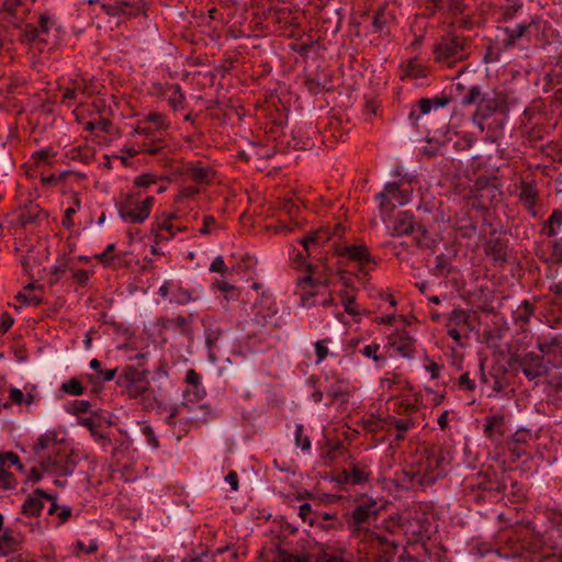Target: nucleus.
<instances>
[{
    "label": "nucleus",
    "mask_w": 562,
    "mask_h": 562,
    "mask_svg": "<svg viewBox=\"0 0 562 562\" xmlns=\"http://www.w3.org/2000/svg\"><path fill=\"white\" fill-rule=\"evenodd\" d=\"M507 1L503 10L507 35H546L549 32L550 25L541 16L525 13L522 3L517 0Z\"/></svg>",
    "instance_id": "nucleus-1"
},
{
    "label": "nucleus",
    "mask_w": 562,
    "mask_h": 562,
    "mask_svg": "<svg viewBox=\"0 0 562 562\" xmlns=\"http://www.w3.org/2000/svg\"><path fill=\"white\" fill-rule=\"evenodd\" d=\"M345 312L350 316H360L363 314V310L356 303V300L342 303Z\"/></svg>",
    "instance_id": "nucleus-47"
},
{
    "label": "nucleus",
    "mask_w": 562,
    "mask_h": 562,
    "mask_svg": "<svg viewBox=\"0 0 562 562\" xmlns=\"http://www.w3.org/2000/svg\"><path fill=\"white\" fill-rule=\"evenodd\" d=\"M292 562H313L311 553H303L300 555L292 554ZM316 562H340V560L336 557H329L327 553H323V555Z\"/></svg>",
    "instance_id": "nucleus-34"
},
{
    "label": "nucleus",
    "mask_w": 562,
    "mask_h": 562,
    "mask_svg": "<svg viewBox=\"0 0 562 562\" xmlns=\"http://www.w3.org/2000/svg\"><path fill=\"white\" fill-rule=\"evenodd\" d=\"M16 543L18 542L12 537L11 531L5 530L0 537V551L3 553L12 551L14 550Z\"/></svg>",
    "instance_id": "nucleus-36"
},
{
    "label": "nucleus",
    "mask_w": 562,
    "mask_h": 562,
    "mask_svg": "<svg viewBox=\"0 0 562 562\" xmlns=\"http://www.w3.org/2000/svg\"><path fill=\"white\" fill-rule=\"evenodd\" d=\"M439 465L440 460L438 458L428 456L419 463L413 475L420 485L432 484L437 479L445 474V471L440 470Z\"/></svg>",
    "instance_id": "nucleus-8"
},
{
    "label": "nucleus",
    "mask_w": 562,
    "mask_h": 562,
    "mask_svg": "<svg viewBox=\"0 0 562 562\" xmlns=\"http://www.w3.org/2000/svg\"><path fill=\"white\" fill-rule=\"evenodd\" d=\"M37 463L41 469L45 472H59L61 467L63 457L60 451L57 450V453H45V457H36Z\"/></svg>",
    "instance_id": "nucleus-21"
},
{
    "label": "nucleus",
    "mask_w": 562,
    "mask_h": 562,
    "mask_svg": "<svg viewBox=\"0 0 562 562\" xmlns=\"http://www.w3.org/2000/svg\"><path fill=\"white\" fill-rule=\"evenodd\" d=\"M385 21L383 20V13L375 14L372 21L373 32H382L384 29Z\"/></svg>",
    "instance_id": "nucleus-55"
},
{
    "label": "nucleus",
    "mask_w": 562,
    "mask_h": 562,
    "mask_svg": "<svg viewBox=\"0 0 562 562\" xmlns=\"http://www.w3.org/2000/svg\"><path fill=\"white\" fill-rule=\"evenodd\" d=\"M295 440L296 445L301 447L303 450H308L311 447V441L308 437L303 436V426L297 425L295 429Z\"/></svg>",
    "instance_id": "nucleus-44"
},
{
    "label": "nucleus",
    "mask_w": 562,
    "mask_h": 562,
    "mask_svg": "<svg viewBox=\"0 0 562 562\" xmlns=\"http://www.w3.org/2000/svg\"><path fill=\"white\" fill-rule=\"evenodd\" d=\"M293 50L299 52L302 56H307L310 50L314 49V44L299 43L290 46Z\"/></svg>",
    "instance_id": "nucleus-49"
},
{
    "label": "nucleus",
    "mask_w": 562,
    "mask_h": 562,
    "mask_svg": "<svg viewBox=\"0 0 562 562\" xmlns=\"http://www.w3.org/2000/svg\"><path fill=\"white\" fill-rule=\"evenodd\" d=\"M9 400L11 403L25 406L26 409H30L32 405L36 403L38 400V393L36 387H31V390L24 392L18 387L9 389Z\"/></svg>",
    "instance_id": "nucleus-16"
},
{
    "label": "nucleus",
    "mask_w": 562,
    "mask_h": 562,
    "mask_svg": "<svg viewBox=\"0 0 562 562\" xmlns=\"http://www.w3.org/2000/svg\"><path fill=\"white\" fill-rule=\"evenodd\" d=\"M198 189L195 188H183L181 189L178 198H177V202H180L182 201L183 199H189V198H192L193 195H195L198 193Z\"/></svg>",
    "instance_id": "nucleus-54"
},
{
    "label": "nucleus",
    "mask_w": 562,
    "mask_h": 562,
    "mask_svg": "<svg viewBox=\"0 0 562 562\" xmlns=\"http://www.w3.org/2000/svg\"><path fill=\"white\" fill-rule=\"evenodd\" d=\"M38 24L40 30L43 33H48L50 31H55L57 33L61 32L59 26L54 27L56 25V22L55 20L52 19V16L48 13L41 14Z\"/></svg>",
    "instance_id": "nucleus-32"
},
{
    "label": "nucleus",
    "mask_w": 562,
    "mask_h": 562,
    "mask_svg": "<svg viewBox=\"0 0 562 562\" xmlns=\"http://www.w3.org/2000/svg\"><path fill=\"white\" fill-rule=\"evenodd\" d=\"M312 512V507L308 503H304L299 507V516L306 521L308 519V515Z\"/></svg>",
    "instance_id": "nucleus-59"
},
{
    "label": "nucleus",
    "mask_w": 562,
    "mask_h": 562,
    "mask_svg": "<svg viewBox=\"0 0 562 562\" xmlns=\"http://www.w3.org/2000/svg\"><path fill=\"white\" fill-rule=\"evenodd\" d=\"M255 315L252 318V323L258 327H278L279 318L276 316V310L272 308L269 302L265 303L263 301L260 304L255 305Z\"/></svg>",
    "instance_id": "nucleus-12"
},
{
    "label": "nucleus",
    "mask_w": 562,
    "mask_h": 562,
    "mask_svg": "<svg viewBox=\"0 0 562 562\" xmlns=\"http://www.w3.org/2000/svg\"><path fill=\"white\" fill-rule=\"evenodd\" d=\"M211 272H216L222 276L226 274L228 271V267L226 266L224 258L222 256H217L210 266Z\"/></svg>",
    "instance_id": "nucleus-43"
},
{
    "label": "nucleus",
    "mask_w": 562,
    "mask_h": 562,
    "mask_svg": "<svg viewBox=\"0 0 562 562\" xmlns=\"http://www.w3.org/2000/svg\"><path fill=\"white\" fill-rule=\"evenodd\" d=\"M156 182V178L153 175H142L135 178L134 186L137 188H148Z\"/></svg>",
    "instance_id": "nucleus-46"
},
{
    "label": "nucleus",
    "mask_w": 562,
    "mask_h": 562,
    "mask_svg": "<svg viewBox=\"0 0 562 562\" xmlns=\"http://www.w3.org/2000/svg\"><path fill=\"white\" fill-rule=\"evenodd\" d=\"M484 434L491 439L501 438L504 435V416L495 414L485 419Z\"/></svg>",
    "instance_id": "nucleus-19"
},
{
    "label": "nucleus",
    "mask_w": 562,
    "mask_h": 562,
    "mask_svg": "<svg viewBox=\"0 0 562 562\" xmlns=\"http://www.w3.org/2000/svg\"><path fill=\"white\" fill-rule=\"evenodd\" d=\"M368 472L357 467L345 472V480L348 483L360 484L368 480Z\"/></svg>",
    "instance_id": "nucleus-29"
},
{
    "label": "nucleus",
    "mask_w": 562,
    "mask_h": 562,
    "mask_svg": "<svg viewBox=\"0 0 562 562\" xmlns=\"http://www.w3.org/2000/svg\"><path fill=\"white\" fill-rule=\"evenodd\" d=\"M344 256L351 260L359 261L360 263L368 262L370 259L368 249L362 245L345 248Z\"/></svg>",
    "instance_id": "nucleus-26"
},
{
    "label": "nucleus",
    "mask_w": 562,
    "mask_h": 562,
    "mask_svg": "<svg viewBox=\"0 0 562 562\" xmlns=\"http://www.w3.org/2000/svg\"><path fill=\"white\" fill-rule=\"evenodd\" d=\"M378 515L379 508L376 502L374 499H368L353 509L349 527L353 531H358L361 529L362 524L372 518H376Z\"/></svg>",
    "instance_id": "nucleus-9"
},
{
    "label": "nucleus",
    "mask_w": 562,
    "mask_h": 562,
    "mask_svg": "<svg viewBox=\"0 0 562 562\" xmlns=\"http://www.w3.org/2000/svg\"><path fill=\"white\" fill-rule=\"evenodd\" d=\"M168 89L170 91V94L168 95L169 105L175 111L182 109V103H183L184 98L180 91V87L175 85V86H170Z\"/></svg>",
    "instance_id": "nucleus-30"
},
{
    "label": "nucleus",
    "mask_w": 562,
    "mask_h": 562,
    "mask_svg": "<svg viewBox=\"0 0 562 562\" xmlns=\"http://www.w3.org/2000/svg\"><path fill=\"white\" fill-rule=\"evenodd\" d=\"M425 392L429 395V400L432 402L434 405L441 404L445 398V395L442 393L435 392L429 387H425Z\"/></svg>",
    "instance_id": "nucleus-52"
},
{
    "label": "nucleus",
    "mask_w": 562,
    "mask_h": 562,
    "mask_svg": "<svg viewBox=\"0 0 562 562\" xmlns=\"http://www.w3.org/2000/svg\"><path fill=\"white\" fill-rule=\"evenodd\" d=\"M465 319H467V316H465L464 312H462V311H454L452 313L451 317L449 318L448 326L459 325L461 323H464Z\"/></svg>",
    "instance_id": "nucleus-51"
},
{
    "label": "nucleus",
    "mask_w": 562,
    "mask_h": 562,
    "mask_svg": "<svg viewBox=\"0 0 562 562\" xmlns=\"http://www.w3.org/2000/svg\"><path fill=\"white\" fill-rule=\"evenodd\" d=\"M327 339L318 340L315 342V352L317 356L316 363H321L328 356Z\"/></svg>",
    "instance_id": "nucleus-42"
},
{
    "label": "nucleus",
    "mask_w": 562,
    "mask_h": 562,
    "mask_svg": "<svg viewBox=\"0 0 562 562\" xmlns=\"http://www.w3.org/2000/svg\"><path fill=\"white\" fill-rule=\"evenodd\" d=\"M29 38V42H30V45L32 48H36L38 50H42L44 49V40L43 37H27Z\"/></svg>",
    "instance_id": "nucleus-64"
},
{
    "label": "nucleus",
    "mask_w": 562,
    "mask_h": 562,
    "mask_svg": "<svg viewBox=\"0 0 562 562\" xmlns=\"http://www.w3.org/2000/svg\"><path fill=\"white\" fill-rule=\"evenodd\" d=\"M361 353L368 358L372 359L375 363L376 368H382L386 363V355L381 352V347L379 344L371 342L367 346H364L361 349Z\"/></svg>",
    "instance_id": "nucleus-23"
},
{
    "label": "nucleus",
    "mask_w": 562,
    "mask_h": 562,
    "mask_svg": "<svg viewBox=\"0 0 562 562\" xmlns=\"http://www.w3.org/2000/svg\"><path fill=\"white\" fill-rule=\"evenodd\" d=\"M154 203V196H143L140 192H132L123 194L116 206L123 221L128 224H142L149 217Z\"/></svg>",
    "instance_id": "nucleus-2"
},
{
    "label": "nucleus",
    "mask_w": 562,
    "mask_h": 562,
    "mask_svg": "<svg viewBox=\"0 0 562 562\" xmlns=\"http://www.w3.org/2000/svg\"><path fill=\"white\" fill-rule=\"evenodd\" d=\"M328 83L329 76L325 71L317 74L315 77L308 75L305 81L306 87L313 93H317L324 89H327Z\"/></svg>",
    "instance_id": "nucleus-25"
},
{
    "label": "nucleus",
    "mask_w": 562,
    "mask_h": 562,
    "mask_svg": "<svg viewBox=\"0 0 562 562\" xmlns=\"http://www.w3.org/2000/svg\"><path fill=\"white\" fill-rule=\"evenodd\" d=\"M420 114H427L431 110V102L428 99H422L418 103Z\"/></svg>",
    "instance_id": "nucleus-61"
},
{
    "label": "nucleus",
    "mask_w": 562,
    "mask_h": 562,
    "mask_svg": "<svg viewBox=\"0 0 562 562\" xmlns=\"http://www.w3.org/2000/svg\"><path fill=\"white\" fill-rule=\"evenodd\" d=\"M59 450L57 434L54 430H48L41 435L33 446V452L36 457H45V453H57Z\"/></svg>",
    "instance_id": "nucleus-14"
},
{
    "label": "nucleus",
    "mask_w": 562,
    "mask_h": 562,
    "mask_svg": "<svg viewBox=\"0 0 562 562\" xmlns=\"http://www.w3.org/2000/svg\"><path fill=\"white\" fill-rule=\"evenodd\" d=\"M22 0H4L1 10L8 13H14L21 7Z\"/></svg>",
    "instance_id": "nucleus-48"
},
{
    "label": "nucleus",
    "mask_w": 562,
    "mask_h": 562,
    "mask_svg": "<svg viewBox=\"0 0 562 562\" xmlns=\"http://www.w3.org/2000/svg\"><path fill=\"white\" fill-rule=\"evenodd\" d=\"M115 373H116V370L115 369H111V370H100L97 375H98V379L101 380V381H111L114 379L115 376Z\"/></svg>",
    "instance_id": "nucleus-56"
},
{
    "label": "nucleus",
    "mask_w": 562,
    "mask_h": 562,
    "mask_svg": "<svg viewBox=\"0 0 562 562\" xmlns=\"http://www.w3.org/2000/svg\"><path fill=\"white\" fill-rule=\"evenodd\" d=\"M215 224V221L212 216H206L204 218V225L200 229L201 234H210L211 233V226Z\"/></svg>",
    "instance_id": "nucleus-63"
},
{
    "label": "nucleus",
    "mask_w": 562,
    "mask_h": 562,
    "mask_svg": "<svg viewBox=\"0 0 562 562\" xmlns=\"http://www.w3.org/2000/svg\"><path fill=\"white\" fill-rule=\"evenodd\" d=\"M41 290L40 285L29 283L22 292L18 293L16 300L26 305H37L42 302Z\"/></svg>",
    "instance_id": "nucleus-20"
},
{
    "label": "nucleus",
    "mask_w": 562,
    "mask_h": 562,
    "mask_svg": "<svg viewBox=\"0 0 562 562\" xmlns=\"http://www.w3.org/2000/svg\"><path fill=\"white\" fill-rule=\"evenodd\" d=\"M482 93L479 87H471L469 92L462 98L463 105H470L481 101Z\"/></svg>",
    "instance_id": "nucleus-40"
},
{
    "label": "nucleus",
    "mask_w": 562,
    "mask_h": 562,
    "mask_svg": "<svg viewBox=\"0 0 562 562\" xmlns=\"http://www.w3.org/2000/svg\"><path fill=\"white\" fill-rule=\"evenodd\" d=\"M519 366L522 373L529 380H535L547 373V366L543 362L542 358L533 353L525 355L520 359Z\"/></svg>",
    "instance_id": "nucleus-10"
},
{
    "label": "nucleus",
    "mask_w": 562,
    "mask_h": 562,
    "mask_svg": "<svg viewBox=\"0 0 562 562\" xmlns=\"http://www.w3.org/2000/svg\"><path fill=\"white\" fill-rule=\"evenodd\" d=\"M398 382V376L393 378L384 376L380 381V385L383 390H391Z\"/></svg>",
    "instance_id": "nucleus-53"
},
{
    "label": "nucleus",
    "mask_w": 562,
    "mask_h": 562,
    "mask_svg": "<svg viewBox=\"0 0 562 562\" xmlns=\"http://www.w3.org/2000/svg\"><path fill=\"white\" fill-rule=\"evenodd\" d=\"M272 562H292V554L285 551H280Z\"/></svg>",
    "instance_id": "nucleus-62"
},
{
    "label": "nucleus",
    "mask_w": 562,
    "mask_h": 562,
    "mask_svg": "<svg viewBox=\"0 0 562 562\" xmlns=\"http://www.w3.org/2000/svg\"><path fill=\"white\" fill-rule=\"evenodd\" d=\"M184 173L195 182H207L213 176L212 168L200 164L190 162L186 166Z\"/></svg>",
    "instance_id": "nucleus-18"
},
{
    "label": "nucleus",
    "mask_w": 562,
    "mask_h": 562,
    "mask_svg": "<svg viewBox=\"0 0 562 562\" xmlns=\"http://www.w3.org/2000/svg\"><path fill=\"white\" fill-rule=\"evenodd\" d=\"M225 481L231 485L233 491H237L238 490V477H237V474L235 472H229L225 476Z\"/></svg>",
    "instance_id": "nucleus-60"
},
{
    "label": "nucleus",
    "mask_w": 562,
    "mask_h": 562,
    "mask_svg": "<svg viewBox=\"0 0 562 562\" xmlns=\"http://www.w3.org/2000/svg\"><path fill=\"white\" fill-rule=\"evenodd\" d=\"M159 149H160L159 145L144 143L143 145H139L137 147H135V146L124 147L122 149V153L126 154L128 157H134L135 155H137L138 153H142V151L154 155V154L158 153Z\"/></svg>",
    "instance_id": "nucleus-27"
},
{
    "label": "nucleus",
    "mask_w": 562,
    "mask_h": 562,
    "mask_svg": "<svg viewBox=\"0 0 562 562\" xmlns=\"http://www.w3.org/2000/svg\"><path fill=\"white\" fill-rule=\"evenodd\" d=\"M78 424L88 428L91 432V436L94 438L97 442L103 446V448H106L111 441L109 437L97 429V425L94 420L90 417H79Z\"/></svg>",
    "instance_id": "nucleus-24"
},
{
    "label": "nucleus",
    "mask_w": 562,
    "mask_h": 562,
    "mask_svg": "<svg viewBox=\"0 0 562 562\" xmlns=\"http://www.w3.org/2000/svg\"><path fill=\"white\" fill-rule=\"evenodd\" d=\"M505 109V98L502 94L498 93H487L484 94L481 98V101L479 102L475 117L477 127L481 131H484V126L481 122V120L488 117L493 113L497 111H504Z\"/></svg>",
    "instance_id": "nucleus-7"
},
{
    "label": "nucleus",
    "mask_w": 562,
    "mask_h": 562,
    "mask_svg": "<svg viewBox=\"0 0 562 562\" xmlns=\"http://www.w3.org/2000/svg\"><path fill=\"white\" fill-rule=\"evenodd\" d=\"M434 54L438 61L447 64L463 59L467 55L463 37H440L434 46Z\"/></svg>",
    "instance_id": "nucleus-4"
},
{
    "label": "nucleus",
    "mask_w": 562,
    "mask_h": 562,
    "mask_svg": "<svg viewBox=\"0 0 562 562\" xmlns=\"http://www.w3.org/2000/svg\"><path fill=\"white\" fill-rule=\"evenodd\" d=\"M178 292H179L178 297H177L178 303L186 304L193 300L189 291L179 289Z\"/></svg>",
    "instance_id": "nucleus-58"
},
{
    "label": "nucleus",
    "mask_w": 562,
    "mask_h": 562,
    "mask_svg": "<svg viewBox=\"0 0 562 562\" xmlns=\"http://www.w3.org/2000/svg\"><path fill=\"white\" fill-rule=\"evenodd\" d=\"M376 199L380 200L379 207L382 213V218L386 222L384 214L389 213L395 206L408 203L409 192L401 190L396 183H386L384 190L376 195Z\"/></svg>",
    "instance_id": "nucleus-6"
},
{
    "label": "nucleus",
    "mask_w": 562,
    "mask_h": 562,
    "mask_svg": "<svg viewBox=\"0 0 562 562\" xmlns=\"http://www.w3.org/2000/svg\"><path fill=\"white\" fill-rule=\"evenodd\" d=\"M171 236H173V234L171 233V225L169 224H164L157 233L158 239H168Z\"/></svg>",
    "instance_id": "nucleus-57"
},
{
    "label": "nucleus",
    "mask_w": 562,
    "mask_h": 562,
    "mask_svg": "<svg viewBox=\"0 0 562 562\" xmlns=\"http://www.w3.org/2000/svg\"><path fill=\"white\" fill-rule=\"evenodd\" d=\"M7 464L15 465L20 472L25 471L24 465L20 462V458L14 452L8 451L0 453V465L4 467Z\"/></svg>",
    "instance_id": "nucleus-31"
},
{
    "label": "nucleus",
    "mask_w": 562,
    "mask_h": 562,
    "mask_svg": "<svg viewBox=\"0 0 562 562\" xmlns=\"http://www.w3.org/2000/svg\"><path fill=\"white\" fill-rule=\"evenodd\" d=\"M43 498L49 499L50 495L46 494L43 490L37 488L25 499L22 506V513L27 516L40 515L44 508Z\"/></svg>",
    "instance_id": "nucleus-17"
},
{
    "label": "nucleus",
    "mask_w": 562,
    "mask_h": 562,
    "mask_svg": "<svg viewBox=\"0 0 562 562\" xmlns=\"http://www.w3.org/2000/svg\"><path fill=\"white\" fill-rule=\"evenodd\" d=\"M61 391L78 396L83 393V386L77 379H71L61 385Z\"/></svg>",
    "instance_id": "nucleus-37"
},
{
    "label": "nucleus",
    "mask_w": 562,
    "mask_h": 562,
    "mask_svg": "<svg viewBox=\"0 0 562 562\" xmlns=\"http://www.w3.org/2000/svg\"><path fill=\"white\" fill-rule=\"evenodd\" d=\"M413 345L414 340L406 333H395L387 338V346L404 358L411 357Z\"/></svg>",
    "instance_id": "nucleus-15"
},
{
    "label": "nucleus",
    "mask_w": 562,
    "mask_h": 562,
    "mask_svg": "<svg viewBox=\"0 0 562 562\" xmlns=\"http://www.w3.org/2000/svg\"><path fill=\"white\" fill-rule=\"evenodd\" d=\"M213 286L226 294V297H235L238 295V290L234 284L228 283L225 280H215Z\"/></svg>",
    "instance_id": "nucleus-33"
},
{
    "label": "nucleus",
    "mask_w": 562,
    "mask_h": 562,
    "mask_svg": "<svg viewBox=\"0 0 562 562\" xmlns=\"http://www.w3.org/2000/svg\"><path fill=\"white\" fill-rule=\"evenodd\" d=\"M186 381L191 385V386H196V385H202L201 384V378L200 375L192 369L188 370L187 373H186Z\"/></svg>",
    "instance_id": "nucleus-50"
},
{
    "label": "nucleus",
    "mask_w": 562,
    "mask_h": 562,
    "mask_svg": "<svg viewBox=\"0 0 562 562\" xmlns=\"http://www.w3.org/2000/svg\"><path fill=\"white\" fill-rule=\"evenodd\" d=\"M68 269L71 271V276L78 284L86 285L88 283L89 278H90L88 271L80 270V269H72L71 267H68Z\"/></svg>",
    "instance_id": "nucleus-45"
},
{
    "label": "nucleus",
    "mask_w": 562,
    "mask_h": 562,
    "mask_svg": "<svg viewBox=\"0 0 562 562\" xmlns=\"http://www.w3.org/2000/svg\"><path fill=\"white\" fill-rule=\"evenodd\" d=\"M125 387L130 396L137 397L149 387V381L145 372L131 370L125 373Z\"/></svg>",
    "instance_id": "nucleus-11"
},
{
    "label": "nucleus",
    "mask_w": 562,
    "mask_h": 562,
    "mask_svg": "<svg viewBox=\"0 0 562 562\" xmlns=\"http://www.w3.org/2000/svg\"><path fill=\"white\" fill-rule=\"evenodd\" d=\"M513 45H514L513 37L504 38L502 42L495 40L494 42H492L488 45L486 54H485V59L491 63L497 61L501 57L503 49L509 48Z\"/></svg>",
    "instance_id": "nucleus-22"
},
{
    "label": "nucleus",
    "mask_w": 562,
    "mask_h": 562,
    "mask_svg": "<svg viewBox=\"0 0 562 562\" xmlns=\"http://www.w3.org/2000/svg\"><path fill=\"white\" fill-rule=\"evenodd\" d=\"M536 195H537V191L532 186L527 184V183H524L521 186L520 196H521L522 201L531 204L535 201Z\"/></svg>",
    "instance_id": "nucleus-41"
},
{
    "label": "nucleus",
    "mask_w": 562,
    "mask_h": 562,
    "mask_svg": "<svg viewBox=\"0 0 562 562\" xmlns=\"http://www.w3.org/2000/svg\"><path fill=\"white\" fill-rule=\"evenodd\" d=\"M414 229L413 214L403 211L398 212L395 217L387 225V231L392 236H404L412 233Z\"/></svg>",
    "instance_id": "nucleus-13"
},
{
    "label": "nucleus",
    "mask_w": 562,
    "mask_h": 562,
    "mask_svg": "<svg viewBox=\"0 0 562 562\" xmlns=\"http://www.w3.org/2000/svg\"><path fill=\"white\" fill-rule=\"evenodd\" d=\"M328 237L323 232H314L305 238L301 239V244L308 252L312 248H314V246L325 243Z\"/></svg>",
    "instance_id": "nucleus-28"
},
{
    "label": "nucleus",
    "mask_w": 562,
    "mask_h": 562,
    "mask_svg": "<svg viewBox=\"0 0 562 562\" xmlns=\"http://www.w3.org/2000/svg\"><path fill=\"white\" fill-rule=\"evenodd\" d=\"M98 549V541L92 539L86 544L82 540H77L75 543V554L79 555L81 553H93Z\"/></svg>",
    "instance_id": "nucleus-35"
},
{
    "label": "nucleus",
    "mask_w": 562,
    "mask_h": 562,
    "mask_svg": "<svg viewBox=\"0 0 562 562\" xmlns=\"http://www.w3.org/2000/svg\"><path fill=\"white\" fill-rule=\"evenodd\" d=\"M88 2L100 3L102 11L110 16H136L143 11L139 0H88Z\"/></svg>",
    "instance_id": "nucleus-5"
},
{
    "label": "nucleus",
    "mask_w": 562,
    "mask_h": 562,
    "mask_svg": "<svg viewBox=\"0 0 562 562\" xmlns=\"http://www.w3.org/2000/svg\"><path fill=\"white\" fill-rule=\"evenodd\" d=\"M170 127V122L167 117L159 112H150L147 115L139 119L133 132L135 135L144 136L151 143L157 140V135Z\"/></svg>",
    "instance_id": "nucleus-3"
},
{
    "label": "nucleus",
    "mask_w": 562,
    "mask_h": 562,
    "mask_svg": "<svg viewBox=\"0 0 562 562\" xmlns=\"http://www.w3.org/2000/svg\"><path fill=\"white\" fill-rule=\"evenodd\" d=\"M339 299L341 304L356 300V289L351 286L347 280L344 279V289L339 291Z\"/></svg>",
    "instance_id": "nucleus-39"
},
{
    "label": "nucleus",
    "mask_w": 562,
    "mask_h": 562,
    "mask_svg": "<svg viewBox=\"0 0 562 562\" xmlns=\"http://www.w3.org/2000/svg\"><path fill=\"white\" fill-rule=\"evenodd\" d=\"M206 392L202 385L191 386L190 390L184 392V401L193 402L194 400L199 401L205 396Z\"/></svg>",
    "instance_id": "nucleus-38"
}]
</instances>
